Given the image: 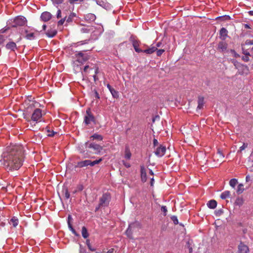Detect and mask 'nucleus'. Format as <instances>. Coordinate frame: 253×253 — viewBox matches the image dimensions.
Listing matches in <instances>:
<instances>
[{
  "label": "nucleus",
  "mask_w": 253,
  "mask_h": 253,
  "mask_svg": "<svg viewBox=\"0 0 253 253\" xmlns=\"http://www.w3.org/2000/svg\"><path fill=\"white\" fill-rule=\"evenodd\" d=\"M23 155V147L21 145L10 144L3 153L0 162L6 170H17L22 166Z\"/></svg>",
  "instance_id": "f257e3e1"
},
{
  "label": "nucleus",
  "mask_w": 253,
  "mask_h": 253,
  "mask_svg": "<svg viewBox=\"0 0 253 253\" xmlns=\"http://www.w3.org/2000/svg\"><path fill=\"white\" fill-rule=\"evenodd\" d=\"M110 199L111 197L109 194L105 193L103 194V195L100 198L98 207L96 208V211L98 210L100 208L108 206L109 204Z\"/></svg>",
  "instance_id": "f03ea898"
},
{
  "label": "nucleus",
  "mask_w": 253,
  "mask_h": 253,
  "mask_svg": "<svg viewBox=\"0 0 253 253\" xmlns=\"http://www.w3.org/2000/svg\"><path fill=\"white\" fill-rule=\"evenodd\" d=\"M102 160V158H100L99 160H97L92 162L89 160H86L84 161L79 162L77 163V167L79 168H83L88 166L92 167L94 166L95 165L99 164Z\"/></svg>",
  "instance_id": "7ed1b4c3"
},
{
  "label": "nucleus",
  "mask_w": 253,
  "mask_h": 253,
  "mask_svg": "<svg viewBox=\"0 0 253 253\" xmlns=\"http://www.w3.org/2000/svg\"><path fill=\"white\" fill-rule=\"evenodd\" d=\"M24 33L27 39L32 40L35 38L36 34L38 33V31L34 29L27 27L25 29Z\"/></svg>",
  "instance_id": "20e7f679"
},
{
  "label": "nucleus",
  "mask_w": 253,
  "mask_h": 253,
  "mask_svg": "<svg viewBox=\"0 0 253 253\" xmlns=\"http://www.w3.org/2000/svg\"><path fill=\"white\" fill-rule=\"evenodd\" d=\"M27 20L25 17L22 16L16 17L13 20L12 27H16L17 26H22L26 24Z\"/></svg>",
  "instance_id": "39448f33"
},
{
  "label": "nucleus",
  "mask_w": 253,
  "mask_h": 253,
  "mask_svg": "<svg viewBox=\"0 0 253 253\" xmlns=\"http://www.w3.org/2000/svg\"><path fill=\"white\" fill-rule=\"evenodd\" d=\"M86 116L84 117V122L86 125L91 124V122H94V117L91 115L90 109H87L86 111Z\"/></svg>",
  "instance_id": "423d86ee"
},
{
  "label": "nucleus",
  "mask_w": 253,
  "mask_h": 253,
  "mask_svg": "<svg viewBox=\"0 0 253 253\" xmlns=\"http://www.w3.org/2000/svg\"><path fill=\"white\" fill-rule=\"evenodd\" d=\"M42 116V111L40 109H36L33 113L31 117L32 121L37 122L40 121Z\"/></svg>",
  "instance_id": "0eeeda50"
},
{
  "label": "nucleus",
  "mask_w": 253,
  "mask_h": 253,
  "mask_svg": "<svg viewBox=\"0 0 253 253\" xmlns=\"http://www.w3.org/2000/svg\"><path fill=\"white\" fill-rule=\"evenodd\" d=\"M139 226V223L138 222H133V223H130L129 226H128V227L127 228L126 232V235H127V236L129 238H132V228H133L136 226Z\"/></svg>",
  "instance_id": "6e6552de"
},
{
  "label": "nucleus",
  "mask_w": 253,
  "mask_h": 253,
  "mask_svg": "<svg viewBox=\"0 0 253 253\" xmlns=\"http://www.w3.org/2000/svg\"><path fill=\"white\" fill-rule=\"evenodd\" d=\"M166 151V147L161 145L159 147L157 148V149L155 151V154L158 157H162L165 154Z\"/></svg>",
  "instance_id": "1a4fd4ad"
},
{
  "label": "nucleus",
  "mask_w": 253,
  "mask_h": 253,
  "mask_svg": "<svg viewBox=\"0 0 253 253\" xmlns=\"http://www.w3.org/2000/svg\"><path fill=\"white\" fill-rule=\"evenodd\" d=\"M87 147L93 149L95 151V153L97 154L99 153L103 149L102 146L94 143L89 144Z\"/></svg>",
  "instance_id": "9d476101"
},
{
  "label": "nucleus",
  "mask_w": 253,
  "mask_h": 253,
  "mask_svg": "<svg viewBox=\"0 0 253 253\" xmlns=\"http://www.w3.org/2000/svg\"><path fill=\"white\" fill-rule=\"evenodd\" d=\"M249 251L248 247L243 243L241 242L238 246V253H248Z\"/></svg>",
  "instance_id": "9b49d317"
},
{
  "label": "nucleus",
  "mask_w": 253,
  "mask_h": 253,
  "mask_svg": "<svg viewBox=\"0 0 253 253\" xmlns=\"http://www.w3.org/2000/svg\"><path fill=\"white\" fill-rule=\"evenodd\" d=\"M52 17L51 14L47 11H45L42 13L41 16V19L44 21L46 22L49 21Z\"/></svg>",
  "instance_id": "f8f14e48"
},
{
  "label": "nucleus",
  "mask_w": 253,
  "mask_h": 253,
  "mask_svg": "<svg viewBox=\"0 0 253 253\" xmlns=\"http://www.w3.org/2000/svg\"><path fill=\"white\" fill-rule=\"evenodd\" d=\"M224 155L221 151H218L216 154L213 156V160L220 162L224 158Z\"/></svg>",
  "instance_id": "ddd939ff"
},
{
  "label": "nucleus",
  "mask_w": 253,
  "mask_h": 253,
  "mask_svg": "<svg viewBox=\"0 0 253 253\" xmlns=\"http://www.w3.org/2000/svg\"><path fill=\"white\" fill-rule=\"evenodd\" d=\"M149 124L151 125L152 126L154 125H158V123L160 122V117L158 115H156L154 117H153L150 120Z\"/></svg>",
  "instance_id": "4468645a"
},
{
  "label": "nucleus",
  "mask_w": 253,
  "mask_h": 253,
  "mask_svg": "<svg viewBox=\"0 0 253 253\" xmlns=\"http://www.w3.org/2000/svg\"><path fill=\"white\" fill-rule=\"evenodd\" d=\"M84 19L89 23L92 22L96 19V16L92 13H88L84 16Z\"/></svg>",
  "instance_id": "2eb2a0df"
},
{
  "label": "nucleus",
  "mask_w": 253,
  "mask_h": 253,
  "mask_svg": "<svg viewBox=\"0 0 253 253\" xmlns=\"http://www.w3.org/2000/svg\"><path fill=\"white\" fill-rule=\"evenodd\" d=\"M227 48V44L224 42H219L217 46V50L220 52L225 51Z\"/></svg>",
  "instance_id": "dca6fc26"
},
{
  "label": "nucleus",
  "mask_w": 253,
  "mask_h": 253,
  "mask_svg": "<svg viewBox=\"0 0 253 253\" xmlns=\"http://www.w3.org/2000/svg\"><path fill=\"white\" fill-rule=\"evenodd\" d=\"M42 131L46 133L48 136H53L57 132L53 131L50 127H44L42 129Z\"/></svg>",
  "instance_id": "f3484780"
},
{
  "label": "nucleus",
  "mask_w": 253,
  "mask_h": 253,
  "mask_svg": "<svg viewBox=\"0 0 253 253\" xmlns=\"http://www.w3.org/2000/svg\"><path fill=\"white\" fill-rule=\"evenodd\" d=\"M228 31L225 28H222L219 32L220 37L222 40H225L227 37Z\"/></svg>",
  "instance_id": "a211bd4d"
},
{
  "label": "nucleus",
  "mask_w": 253,
  "mask_h": 253,
  "mask_svg": "<svg viewBox=\"0 0 253 253\" xmlns=\"http://www.w3.org/2000/svg\"><path fill=\"white\" fill-rule=\"evenodd\" d=\"M6 48L11 51H15L17 46L16 43L13 42H10L6 44Z\"/></svg>",
  "instance_id": "6ab92c4d"
},
{
  "label": "nucleus",
  "mask_w": 253,
  "mask_h": 253,
  "mask_svg": "<svg viewBox=\"0 0 253 253\" xmlns=\"http://www.w3.org/2000/svg\"><path fill=\"white\" fill-rule=\"evenodd\" d=\"M57 34V31L55 29H50L47 30L46 35L49 38L54 37Z\"/></svg>",
  "instance_id": "aec40b11"
},
{
  "label": "nucleus",
  "mask_w": 253,
  "mask_h": 253,
  "mask_svg": "<svg viewBox=\"0 0 253 253\" xmlns=\"http://www.w3.org/2000/svg\"><path fill=\"white\" fill-rule=\"evenodd\" d=\"M217 202L214 200H210L207 203V206L211 209H214L216 207Z\"/></svg>",
  "instance_id": "412c9836"
},
{
  "label": "nucleus",
  "mask_w": 253,
  "mask_h": 253,
  "mask_svg": "<svg viewBox=\"0 0 253 253\" xmlns=\"http://www.w3.org/2000/svg\"><path fill=\"white\" fill-rule=\"evenodd\" d=\"M131 157V153L128 146H126L125 150V158L127 160H130Z\"/></svg>",
  "instance_id": "4be33fe9"
},
{
  "label": "nucleus",
  "mask_w": 253,
  "mask_h": 253,
  "mask_svg": "<svg viewBox=\"0 0 253 253\" xmlns=\"http://www.w3.org/2000/svg\"><path fill=\"white\" fill-rule=\"evenodd\" d=\"M157 49V47L153 46L146 49L143 50V52L148 54H150L156 51Z\"/></svg>",
  "instance_id": "5701e85b"
},
{
  "label": "nucleus",
  "mask_w": 253,
  "mask_h": 253,
  "mask_svg": "<svg viewBox=\"0 0 253 253\" xmlns=\"http://www.w3.org/2000/svg\"><path fill=\"white\" fill-rule=\"evenodd\" d=\"M198 107L197 108L199 109H201L203 108L204 104V98L203 97L200 96L198 98Z\"/></svg>",
  "instance_id": "b1692460"
},
{
  "label": "nucleus",
  "mask_w": 253,
  "mask_h": 253,
  "mask_svg": "<svg viewBox=\"0 0 253 253\" xmlns=\"http://www.w3.org/2000/svg\"><path fill=\"white\" fill-rule=\"evenodd\" d=\"M9 223H11L14 227H16L19 223V221L17 217L14 216L10 219Z\"/></svg>",
  "instance_id": "393cba45"
},
{
  "label": "nucleus",
  "mask_w": 253,
  "mask_h": 253,
  "mask_svg": "<svg viewBox=\"0 0 253 253\" xmlns=\"http://www.w3.org/2000/svg\"><path fill=\"white\" fill-rule=\"evenodd\" d=\"M230 192L229 191H225L220 195V198L222 199H226L230 197Z\"/></svg>",
  "instance_id": "a878e982"
},
{
  "label": "nucleus",
  "mask_w": 253,
  "mask_h": 253,
  "mask_svg": "<svg viewBox=\"0 0 253 253\" xmlns=\"http://www.w3.org/2000/svg\"><path fill=\"white\" fill-rule=\"evenodd\" d=\"M244 185L243 184L240 183L238 185L237 189V193L238 194L242 193L244 191Z\"/></svg>",
  "instance_id": "bb28decb"
},
{
  "label": "nucleus",
  "mask_w": 253,
  "mask_h": 253,
  "mask_svg": "<svg viewBox=\"0 0 253 253\" xmlns=\"http://www.w3.org/2000/svg\"><path fill=\"white\" fill-rule=\"evenodd\" d=\"M82 234L83 237L85 239L87 238L88 237V234L87 232V230L84 226L82 227Z\"/></svg>",
  "instance_id": "cd10ccee"
},
{
  "label": "nucleus",
  "mask_w": 253,
  "mask_h": 253,
  "mask_svg": "<svg viewBox=\"0 0 253 253\" xmlns=\"http://www.w3.org/2000/svg\"><path fill=\"white\" fill-rule=\"evenodd\" d=\"M90 138L91 140L97 139L98 140H102L103 139V137L101 135L95 133L91 136Z\"/></svg>",
  "instance_id": "c85d7f7f"
},
{
  "label": "nucleus",
  "mask_w": 253,
  "mask_h": 253,
  "mask_svg": "<svg viewBox=\"0 0 253 253\" xmlns=\"http://www.w3.org/2000/svg\"><path fill=\"white\" fill-rule=\"evenodd\" d=\"M238 183V180L237 179L232 178L229 181V185L233 188H235L236 185Z\"/></svg>",
  "instance_id": "c756f323"
},
{
  "label": "nucleus",
  "mask_w": 253,
  "mask_h": 253,
  "mask_svg": "<svg viewBox=\"0 0 253 253\" xmlns=\"http://www.w3.org/2000/svg\"><path fill=\"white\" fill-rule=\"evenodd\" d=\"M235 204L238 206H242L244 203V200L242 198H238L236 199Z\"/></svg>",
  "instance_id": "7c9ffc66"
},
{
  "label": "nucleus",
  "mask_w": 253,
  "mask_h": 253,
  "mask_svg": "<svg viewBox=\"0 0 253 253\" xmlns=\"http://www.w3.org/2000/svg\"><path fill=\"white\" fill-rule=\"evenodd\" d=\"M63 193L66 199H68L70 198V195L67 188L63 189Z\"/></svg>",
  "instance_id": "2f4dec72"
},
{
  "label": "nucleus",
  "mask_w": 253,
  "mask_h": 253,
  "mask_svg": "<svg viewBox=\"0 0 253 253\" xmlns=\"http://www.w3.org/2000/svg\"><path fill=\"white\" fill-rule=\"evenodd\" d=\"M110 92L114 98H117L119 97L118 92L116 91L114 88H113Z\"/></svg>",
  "instance_id": "473e14b6"
},
{
  "label": "nucleus",
  "mask_w": 253,
  "mask_h": 253,
  "mask_svg": "<svg viewBox=\"0 0 253 253\" xmlns=\"http://www.w3.org/2000/svg\"><path fill=\"white\" fill-rule=\"evenodd\" d=\"M76 15L74 13H71L68 18L66 19V21L68 23H69L72 21V19L74 17H76Z\"/></svg>",
  "instance_id": "72a5a7b5"
},
{
  "label": "nucleus",
  "mask_w": 253,
  "mask_h": 253,
  "mask_svg": "<svg viewBox=\"0 0 253 253\" xmlns=\"http://www.w3.org/2000/svg\"><path fill=\"white\" fill-rule=\"evenodd\" d=\"M133 47H137L139 46V42L134 39L131 40Z\"/></svg>",
  "instance_id": "f704fd0d"
},
{
  "label": "nucleus",
  "mask_w": 253,
  "mask_h": 253,
  "mask_svg": "<svg viewBox=\"0 0 253 253\" xmlns=\"http://www.w3.org/2000/svg\"><path fill=\"white\" fill-rule=\"evenodd\" d=\"M248 146V143H244L243 145L241 146L239 148V150H238V152L241 153L242 151L245 150L246 148H247Z\"/></svg>",
  "instance_id": "c9c22d12"
},
{
  "label": "nucleus",
  "mask_w": 253,
  "mask_h": 253,
  "mask_svg": "<svg viewBox=\"0 0 253 253\" xmlns=\"http://www.w3.org/2000/svg\"><path fill=\"white\" fill-rule=\"evenodd\" d=\"M89 40H84V41H80V42H79L76 43H75V44L76 45V46H79V45H83V44H86L88 43Z\"/></svg>",
  "instance_id": "e433bc0d"
},
{
  "label": "nucleus",
  "mask_w": 253,
  "mask_h": 253,
  "mask_svg": "<svg viewBox=\"0 0 253 253\" xmlns=\"http://www.w3.org/2000/svg\"><path fill=\"white\" fill-rule=\"evenodd\" d=\"M141 179L142 181L143 182L146 181V173L145 172L143 171L142 169H141Z\"/></svg>",
  "instance_id": "4c0bfd02"
},
{
  "label": "nucleus",
  "mask_w": 253,
  "mask_h": 253,
  "mask_svg": "<svg viewBox=\"0 0 253 253\" xmlns=\"http://www.w3.org/2000/svg\"><path fill=\"white\" fill-rule=\"evenodd\" d=\"M187 248L189 249V253H192L193 249H192V248L191 247V244L190 243V241H188L187 242Z\"/></svg>",
  "instance_id": "58836bf2"
},
{
  "label": "nucleus",
  "mask_w": 253,
  "mask_h": 253,
  "mask_svg": "<svg viewBox=\"0 0 253 253\" xmlns=\"http://www.w3.org/2000/svg\"><path fill=\"white\" fill-rule=\"evenodd\" d=\"M5 39L6 37L0 34V44H2L5 41Z\"/></svg>",
  "instance_id": "ea45409f"
},
{
  "label": "nucleus",
  "mask_w": 253,
  "mask_h": 253,
  "mask_svg": "<svg viewBox=\"0 0 253 253\" xmlns=\"http://www.w3.org/2000/svg\"><path fill=\"white\" fill-rule=\"evenodd\" d=\"M156 51H157V56H160L165 52V50L164 49H157Z\"/></svg>",
  "instance_id": "a19ab883"
},
{
  "label": "nucleus",
  "mask_w": 253,
  "mask_h": 253,
  "mask_svg": "<svg viewBox=\"0 0 253 253\" xmlns=\"http://www.w3.org/2000/svg\"><path fill=\"white\" fill-rule=\"evenodd\" d=\"M161 211H163L164 212V215H166L167 212V209L166 206H162L161 207Z\"/></svg>",
  "instance_id": "79ce46f5"
},
{
  "label": "nucleus",
  "mask_w": 253,
  "mask_h": 253,
  "mask_svg": "<svg viewBox=\"0 0 253 253\" xmlns=\"http://www.w3.org/2000/svg\"><path fill=\"white\" fill-rule=\"evenodd\" d=\"M171 218L175 224H178V219L176 216H172Z\"/></svg>",
  "instance_id": "37998d69"
},
{
  "label": "nucleus",
  "mask_w": 253,
  "mask_h": 253,
  "mask_svg": "<svg viewBox=\"0 0 253 253\" xmlns=\"http://www.w3.org/2000/svg\"><path fill=\"white\" fill-rule=\"evenodd\" d=\"M65 21V18L61 19L58 22V25H62Z\"/></svg>",
  "instance_id": "c03bdc74"
},
{
  "label": "nucleus",
  "mask_w": 253,
  "mask_h": 253,
  "mask_svg": "<svg viewBox=\"0 0 253 253\" xmlns=\"http://www.w3.org/2000/svg\"><path fill=\"white\" fill-rule=\"evenodd\" d=\"M123 165L127 168H128L130 167V165L129 163L126 162L125 161H122Z\"/></svg>",
  "instance_id": "a18cd8bd"
},
{
  "label": "nucleus",
  "mask_w": 253,
  "mask_h": 253,
  "mask_svg": "<svg viewBox=\"0 0 253 253\" xmlns=\"http://www.w3.org/2000/svg\"><path fill=\"white\" fill-rule=\"evenodd\" d=\"M135 51L136 52L139 53V52H143V50L140 49L139 48V46H137V47H134Z\"/></svg>",
  "instance_id": "49530a36"
},
{
  "label": "nucleus",
  "mask_w": 253,
  "mask_h": 253,
  "mask_svg": "<svg viewBox=\"0 0 253 253\" xmlns=\"http://www.w3.org/2000/svg\"><path fill=\"white\" fill-rule=\"evenodd\" d=\"M53 2L55 4H60L61 3L63 0H52Z\"/></svg>",
  "instance_id": "de8ad7c7"
},
{
  "label": "nucleus",
  "mask_w": 253,
  "mask_h": 253,
  "mask_svg": "<svg viewBox=\"0 0 253 253\" xmlns=\"http://www.w3.org/2000/svg\"><path fill=\"white\" fill-rule=\"evenodd\" d=\"M80 1L81 2H82L83 0H69V2L71 4H73L74 3L77 2V1Z\"/></svg>",
  "instance_id": "09e8293b"
},
{
  "label": "nucleus",
  "mask_w": 253,
  "mask_h": 253,
  "mask_svg": "<svg viewBox=\"0 0 253 253\" xmlns=\"http://www.w3.org/2000/svg\"><path fill=\"white\" fill-rule=\"evenodd\" d=\"M61 17V11L60 9H58L57 12V18H59Z\"/></svg>",
  "instance_id": "8fccbe9b"
},
{
  "label": "nucleus",
  "mask_w": 253,
  "mask_h": 253,
  "mask_svg": "<svg viewBox=\"0 0 253 253\" xmlns=\"http://www.w3.org/2000/svg\"><path fill=\"white\" fill-rule=\"evenodd\" d=\"M251 180V177L249 175H247L246 177V182H248L249 181Z\"/></svg>",
  "instance_id": "3c124183"
},
{
  "label": "nucleus",
  "mask_w": 253,
  "mask_h": 253,
  "mask_svg": "<svg viewBox=\"0 0 253 253\" xmlns=\"http://www.w3.org/2000/svg\"><path fill=\"white\" fill-rule=\"evenodd\" d=\"M153 144H154V146H156L158 145V141H157V139H154L153 140Z\"/></svg>",
  "instance_id": "603ef678"
},
{
  "label": "nucleus",
  "mask_w": 253,
  "mask_h": 253,
  "mask_svg": "<svg viewBox=\"0 0 253 253\" xmlns=\"http://www.w3.org/2000/svg\"><path fill=\"white\" fill-rule=\"evenodd\" d=\"M243 59L245 61L247 62V61H248L249 60V57H248V56H246V57H243Z\"/></svg>",
  "instance_id": "864d4df0"
},
{
  "label": "nucleus",
  "mask_w": 253,
  "mask_h": 253,
  "mask_svg": "<svg viewBox=\"0 0 253 253\" xmlns=\"http://www.w3.org/2000/svg\"><path fill=\"white\" fill-rule=\"evenodd\" d=\"M107 87L109 89L110 91L113 88L109 84H107Z\"/></svg>",
  "instance_id": "5fc2aeb1"
},
{
  "label": "nucleus",
  "mask_w": 253,
  "mask_h": 253,
  "mask_svg": "<svg viewBox=\"0 0 253 253\" xmlns=\"http://www.w3.org/2000/svg\"><path fill=\"white\" fill-rule=\"evenodd\" d=\"M70 230L72 232V233L75 234V235H77V234H76V232L75 231V230L73 228H71V229H70Z\"/></svg>",
  "instance_id": "6e6d98bb"
},
{
  "label": "nucleus",
  "mask_w": 253,
  "mask_h": 253,
  "mask_svg": "<svg viewBox=\"0 0 253 253\" xmlns=\"http://www.w3.org/2000/svg\"><path fill=\"white\" fill-rule=\"evenodd\" d=\"M5 225V223L0 220V227H3Z\"/></svg>",
  "instance_id": "4d7b16f0"
},
{
  "label": "nucleus",
  "mask_w": 253,
  "mask_h": 253,
  "mask_svg": "<svg viewBox=\"0 0 253 253\" xmlns=\"http://www.w3.org/2000/svg\"><path fill=\"white\" fill-rule=\"evenodd\" d=\"M88 247L89 248V249L91 251H95V249H92L90 245L88 244Z\"/></svg>",
  "instance_id": "13d9d810"
},
{
  "label": "nucleus",
  "mask_w": 253,
  "mask_h": 253,
  "mask_svg": "<svg viewBox=\"0 0 253 253\" xmlns=\"http://www.w3.org/2000/svg\"><path fill=\"white\" fill-rule=\"evenodd\" d=\"M68 226L70 229H71V228H73L71 224L70 223V222L69 221H68Z\"/></svg>",
  "instance_id": "bf43d9fd"
},
{
  "label": "nucleus",
  "mask_w": 253,
  "mask_h": 253,
  "mask_svg": "<svg viewBox=\"0 0 253 253\" xmlns=\"http://www.w3.org/2000/svg\"><path fill=\"white\" fill-rule=\"evenodd\" d=\"M224 17H225V20H230V17L228 15H225V16H224Z\"/></svg>",
  "instance_id": "052dcab7"
},
{
  "label": "nucleus",
  "mask_w": 253,
  "mask_h": 253,
  "mask_svg": "<svg viewBox=\"0 0 253 253\" xmlns=\"http://www.w3.org/2000/svg\"><path fill=\"white\" fill-rule=\"evenodd\" d=\"M88 68H89V66H88V65L85 66L84 67V71L86 72Z\"/></svg>",
  "instance_id": "680f3d73"
},
{
  "label": "nucleus",
  "mask_w": 253,
  "mask_h": 253,
  "mask_svg": "<svg viewBox=\"0 0 253 253\" xmlns=\"http://www.w3.org/2000/svg\"><path fill=\"white\" fill-rule=\"evenodd\" d=\"M162 44V43L161 42H158L157 44H156V46L157 48L158 47H160Z\"/></svg>",
  "instance_id": "e2e57ef3"
},
{
  "label": "nucleus",
  "mask_w": 253,
  "mask_h": 253,
  "mask_svg": "<svg viewBox=\"0 0 253 253\" xmlns=\"http://www.w3.org/2000/svg\"><path fill=\"white\" fill-rule=\"evenodd\" d=\"M93 79H94V81H97L98 80V78H97V76L96 75H94L93 76Z\"/></svg>",
  "instance_id": "0e129e2a"
},
{
  "label": "nucleus",
  "mask_w": 253,
  "mask_h": 253,
  "mask_svg": "<svg viewBox=\"0 0 253 253\" xmlns=\"http://www.w3.org/2000/svg\"><path fill=\"white\" fill-rule=\"evenodd\" d=\"M154 181V178H151V186H152L153 185Z\"/></svg>",
  "instance_id": "69168bd1"
},
{
  "label": "nucleus",
  "mask_w": 253,
  "mask_h": 253,
  "mask_svg": "<svg viewBox=\"0 0 253 253\" xmlns=\"http://www.w3.org/2000/svg\"><path fill=\"white\" fill-rule=\"evenodd\" d=\"M247 43L249 44H253V41L249 42L247 41Z\"/></svg>",
  "instance_id": "338daca9"
},
{
  "label": "nucleus",
  "mask_w": 253,
  "mask_h": 253,
  "mask_svg": "<svg viewBox=\"0 0 253 253\" xmlns=\"http://www.w3.org/2000/svg\"><path fill=\"white\" fill-rule=\"evenodd\" d=\"M248 13L250 15L253 16V11H249Z\"/></svg>",
  "instance_id": "774afa93"
}]
</instances>
